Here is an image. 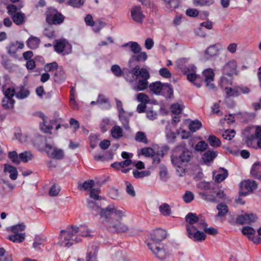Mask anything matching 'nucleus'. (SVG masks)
Listing matches in <instances>:
<instances>
[{"label": "nucleus", "mask_w": 261, "mask_h": 261, "mask_svg": "<svg viewBox=\"0 0 261 261\" xmlns=\"http://www.w3.org/2000/svg\"><path fill=\"white\" fill-rule=\"evenodd\" d=\"M194 158L193 153L189 149L185 142L176 145L171 150V162L173 167L186 170V168L191 164Z\"/></svg>", "instance_id": "f257e3e1"}, {"label": "nucleus", "mask_w": 261, "mask_h": 261, "mask_svg": "<svg viewBox=\"0 0 261 261\" xmlns=\"http://www.w3.org/2000/svg\"><path fill=\"white\" fill-rule=\"evenodd\" d=\"M88 207L100 214L101 218L105 219L106 222L112 223L120 221L125 216V210L123 208H119L112 205L108 206L106 208H101L95 202L88 201Z\"/></svg>", "instance_id": "f03ea898"}, {"label": "nucleus", "mask_w": 261, "mask_h": 261, "mask_svg": "<svg viewBox=\"0 0 261 261\" xmlns=\"http://www.w3.org/2000/svg\"><path fill=\"white\" fill-rule=\"evenodd\" d=\"M90 232L84 227H79L71 226L67 228V230L61 231L59 238L61 241V244L66 247H69L74 243L81 241V239L77 237V234L82 237H88Z\"/></svg>", "instance_id": "7ed1b4c3"}, {"label": "nucleus", "mask_w": 261, "mask_h": 261, "mask_svg": "<svg viewBox=\"0 0 261 261\" xmlns=\"http://www.w3.org/2000/svg\"><path fill=\"white\" fill-rule=\"evenodd\" d=\"M65 20V16L53 7L48 8L45 12V20L48 25H60Z\"/></svg>", "instance_id": "20e7f679"}, {"label": "nucleus", "mask_w": 261, "mask_h": 261, "mask_svg": "<svg viewBox=\"0 0 261 261\" xmlns=\"http://www.w3.org/2000/svg\"><path fill=\"white\" fill-rule=\"evenodd\" d=\"M165 230L158 228L154 230L151 234L150 239L147 240V245L149 249L152 250L154 245H161V242L167 237Z\"/></svg>", "instance_id": "39448f33"}, {"label": "nucleus", "mask_w": 261, "mask_h": 261, "mask_svg": "<svg viewBox=\"0 0 261 261\" xmlns=\"http://www.w3.org/2000/svg\"><path fill=\"white\" fill-rule=\"evenodd\" d=\"M16 93L14 88L6 89L4 92V97L2 101V105L4 109L12 110L13 109L15 101L13 97L15 95H16Z\"/></svg>", "instance_id": "423d86ee"}, {"label": "nucleus", "mask_w": 261, "mask_h": 261, "mask_svg": "<svg viewBox=\"0 0 261 261\" xmlns=\"http://www.w3.org/2000/svg\"><path fill=\"white\" fill-rule=\"evenodd\" d=\"M55 41L54 48L57 53H62L63 56H65L72 52V45L66 39H60Z\"/></svg>", "instance_id": "0eeeda50"}, {"label": "nucleus", "mask_w": 261, "mask_h": 261, "mask_svg": "<svg viewBox=\"0 0 261 261\" xmlns=\"http://www.w3.org/2000/svg\"><path fill=\"white\" fill-rule=\"evenodd\" d=\"M256 182L250 179L246 180L241 182L240 185L239 195L241 196H246L250 192L257 188Z\"/></svg>", "instance_id": "6e6552de"}, {"label": "nucleus", "mask_w": 261, "mask_h": 261, "mask_svg": "<svg viewBox=\"0 0 261 261\" xmlns=\"http://www.w3.org/2000/svg\"><path fill=\"white\" fill-rule=\"evenodd\" d=\"M34 115L41 118L43 120L42 122L40 123V127L42 131L47 134H51V130L53 129V124L56 121L54 120H50L48 123L46 120V117L44 113L41 112H37L34 114Z\"/></svg>", "instance_id": "1a4fd4ad"}, {"label": "nucleus", "mask_w": 261, "mask_h": 261, "mask_svg": "<svg viewBox=\"0 0 261 261\" xmlns=\"http://www.w3.org/2000/svg\"><path fill=\"white\" fill-rule=\"evenodd\" d=\"M186 230L188 237L195 241L201 242L206 239V236L204 232L198 229L191 230L190 226H187Z\"/></svg>", "instance_id": "9d476101"}, {"label": "nucleus", "mask_w": 261, "mask_h": 261, "mask_svg": "<svg viewBox=\"0 0 261 261\" xmlns=\"http://www.w3.org/2000/svg\"><path fill=\"white\" fill-rule=\"evenodd\" d=\"M122 218H123V217ZM121 220H122L120 221L115 220V221L112 223L107 222L109 224V226L110 230L113 232L116 233H122L126 232L128 229V227L126 225L120 223V222Z\"/></svg>", "instance_id": "9b49d317"}, {"label": "nucleus", "mask_w": 261, "mask_h": 261, "mask_svg": "<svg viewBox=\"0 0 261 261\" xmlns=\"http://www.w3.org/2000/svg\"><path fill=\"white\" fill-rule=\"evenodd\" d=\"M130 14L133 20L138 23H142L145 17L140 6L133 7L130 10Z\"/></svg>", "instance_id": "f8f14e48"}, {"label": "nucleus", "mask_w": 261, "mask_h": 261, "mask_svg": "<svg viewBox=\"0 0 261 261\" xmlns=\"http://www.w3.org/2000/svg\"><path fill=\"white\" fill-rule=\"evenodd\" d=\"M203 75L205 77V82L206 83V86L209 89H214L215 88V86L213 83L214 80L215 73L213 70L212 68H208L204 70L203 71Z\"/></svg>", "instance_id": "ddd939ff"}, {"label": "nucleus", "mask_w": 261, "mask_h": 261, "mask_svg": "<svg viewBox=\"0 0 261 261\" xmlns=\"http://www.w3.org/2000/svg\"><path fill=\"white\" fill-rule=\"evenodd\" d=\"M237 63L234 60L229 61L223 67V73L229 76L237 74Z\"/></svg>", "instance_id": "4468645a"}, {"label": "nucleus", "mask_w": 261, "mask_h": 261, "mask_svg": "<svg viewBox=\"0 0 261 261\" xmlns=\"http://www.w3.org/2000/svg\"><path fill=\"white\" fill-rule=\"evenodd\" d=\"M261 138V126H257L256 127L255 134H252L246 136L245 138V142L249 147L254 148L253 145V141L255 139Z\"/></svg>", "instance_id": "2eb2a0df"}, {"label": "nucleus", "mask_w": 261, "mask_h": 261, "mask_svg": "<svg viewBox=\"0 0 261 261\" xmlns=\"http://www.w3.org/2000/svg\"><path fill=\"white\" fill-rule=\"evenodd\" d=\"M185 59H182L178 61L177 67L180 69L183 74L187 75L189 73H191L192 71L196 72V67L193 65H190L187 66L184 64Z\"/></svg>", "instance_id": "dca6fc26"}, {"label": "nucleus", "mask_w": 261, "mask_h": 261, "mask_svg": "<svg viewBox=\"0 0 261 261\" xmlns=\"http://www.w3.org/2000/svg\"><path fill=\"white\" fill-rule=\"evenodd\" d=\"M186 221L187 224L186 225V227L187 226H190L191 230H197V228L196 225H194L198 220V217L195 213H189L185 217Z\"/></svg>", "instance_id": "f3484780"}, {"label": "nucleus", "mask_w": 261, "mask_h": 261, "mask_svg": "<svg viewBox=\"0 0 261 261\" xmlns=\"http://www.w3.org/2000/svg\"><path fill=\"white\" fill-rule=\"evenodd\" d=\"M147 59V55L144 51H141L138 54H135L131 56L128 61V64H133L139 62H144Z\"/></svg>", "instance_id": "a211bd4d"}, {"label": "nucleus", "mask_w": 261, "mask_h": 261, "mask_svg": "<svg viewBox=\"0 0 261 261\" xmlns=\"http://www.w3.org/2000/svg\"><path fill=\"white\" fill-rule=\"evenodd\" d=\"M127 47H129V51L133 53L134 55L138 54V53H139L142 49L140 44L138 42L134 41H129L121 45V47L123 48Z\"/></svg>", "instance_id": "6ab92c4d"}, {"label": "nucleus", "mask_w": 261, "mask_h": 261, "mask_svg": "<svg viewBox=\"0 0 261 261\" xmlns=\"http://www.w3.org/2000/svg\"><path fill=\"white\" fill-rule=\"evenodd\" d=\"M97 104L99 105L102 109L109 110L111 106L108 98L106 97L103 94H99L97 99Z\"/></svg>", "instance_id": "aec40b11"}, {"label": "nucleus", "mask_w": 261, "mask_h": 261, "mask_svg": "<svg viewBox=\"0 0 261 261\" xmlns=\"http://www.w3.org/2000/svg\"><path fill=\"white\" fill-rule=\"evenodd\" d=\"M66 79V75L62 66H60L54 75V81L57 83H62Z\"/></svg>", "instance_id": "412c9836"}, {"label": "nucleus", "mask_w": 261, "mask_h": 261, "mask_svg": "<svg viewBox=\"0 0 261 261\" xmlns=\"http://www.w3.org/2000/svg\"><path fill=\"white\" fill-rule=\"evenodd\" d=\"M218 152L217 151L208 150L204 153L202 156L203 162L205 164L213 162L217 157Z\"/></svg>", "instance_id": "4be33fe9"}, {"label": "nucleus", "mask_w": 261, "mask_h": 261, "mask_svg": "<svg viewBox=\"0 0 261 261\" xmlns=\"http://www.w3.org/2000/svg\"><path fill=\"white\" fill-rule=\"evenodd\" d=\"M160 95L166 98H171L173 96V89L172 85L168 83H164Z\"/></svg>", "instance_id": "5701e85b"}, {"label": "nucleus", "mask_w": 261, "mask_h": 261, "mask_svg": "<svg viewBox=\"0 0 261 261\" xmlns=\"http://www.w3.org/2000/svg\"><path fill=\"white\" fill-rule=\"evenodd\" d=\"M251 175L256 179L261 178V163L256 162L252 165L250 170Z\"/></svg>", "instance_id": "b1692460"}, {"label": "nucleus", "mask_w": 261, "mask_h": 261, "mask_svg": "<svg viewBox=\"0 0 261 261\" xmlns=\"http://www.w3.org/2000/svg\"><path fill=\"white\" fill-rule=\"evenodd\" d=\"M130 116H131V114H130L128 116L125 111L118 114L119 119L126 130H128L130 128L129 125Z\"/></svg>", "instance_id": "393cba45"}, {"label": "nucleus", "mask_w": 261, "mask_h": 261, "mask_svg": "<svg viewBox=\"0 0 261 261\" xmlns=\"http://www.w3.org/2000/svg\"><path fill=\"white\" fill-rule=\"evenodd\" d=\"M151 250L159 259H164L166 258L167 252L163 247H160V245H154Z\"/></svg>", "instance_id": "a878e982"}, {"label": "nucleus", "mask_w": 261, "mask_h": 261, "mask_svg": "<svg viewBox=\"0 0 261 261\" xmlns=\"http://www.w3.org/2000/svg\"><path fill=\"white\" fill-rule=\"evenodd\" d=\"M40 42L39 38L31 36L27 41V45L29 48L34 49L39 46Z\"/></svg>", "instance_id": "bb28decb"}, {"label": "nucleus", "mask_w": 261, "mask_h": 261, "mask_svg": "<svg viewBox=\"0 0 261 261\" xmlns=\"http://www.w3.org/2000/svg\"><path fill=\"white\" fill-rule=\"evenodd\" d=\"M163 84L164 83H161L160 81H156L150 84L149 88L153 93L156 95H160Z\"/></svg>", "instance_id": "cd10ccee"}, {"label": "nucleus", "mask_w": 261, "mask_h": 261, "mask_svg": "<svg viewBox=\"0 0 261 261\" xmlns=\"http://www.w3.org/2000/svg\"><path fill=\"white\" fill-rule=\"evenodd\" d=\"M111 135L113 138L118 140L123 136V130L120 126L115 125L111 129Z\"/></svg>", "instance_id": "c85d7f7f"}, {"label": "nucleus", "mask_w": 261, "mask_h": 261, "mask_svg": "<svg viewBox=\"0 0 261 261\" xmlns=\"http://www.w3.org/2000/svg\"><path fill=\"white\" fill-rule=\"evenodd\" d=\"M25 14L22 12H17L12 16V19L16 25H19L24 22Z\"/></svg>", "instance_id": "c756f323"}, {"label": "nucleus", "mask_w": 261, "mask_h": 261, "mask_svg": "<svg viewBox=\"0 0 261 261\" xmlns=\"http://www.w3.org/2000/svg\"><path fill=\"white\" fill-rule=\"evenodd\" d=\"M5 171L10 173L9 177L12 180H15L17 178L18 172L15 167L6 164L5 165Z\"/></svg>", "instance_id": "7c9ffc66"}, {"label": "nucleus", "mask_w": 261, "mask_h": 261, "mask_svg": "<svg viewBox=\"0 0 261 261\" xmlns=\"http://www.w3.org/2000/svg\"><path fill=\"white\" fill-rule=\"evenodd\" d=\"M10 241L14 243H21L25 239V233H16L10 235L8 237Z\"/></svg>", "instance_id": "2f4dec72"}, {"label": "nucleus", "mask_w": 261, "mask_h": 261, "mask_svg": "<svg viewBox=\"0 0 261 261\" xmlns=\"http://www.w3.org/2000/svg\"><path fill=\"white\" fill-rule=\"evenodd\" d=\"M219 170L222 172H220L215 177V181L217 183H220L224 180L228 175L227 170L224 168H220Z\"/></svg>", "instance_id": "473e14b6"}, {"label": "nucleus", "mask_w": 261, "mask_h": 261, "mask_svg": "<svg viewBox=\"0 0 261 261\" xmlns=\"http://www.w3.org/2000/svg\"><path fill=\"white\" fill-rule=\"evenodd\" d=\"M111 71L117 77L124 76L126 71H128L126 68H123V70L118 65H113L111 67Z\"/></svg>", "instance_id": "72a5a7b5"}, {"label": "nucleus", "mask_w": 261, "mask_h": 261, "mask_svg": "<svg viewBox=\"0 0 261 261\" xmlns=\"http://www.w3.org/2000/svg\"><path fill=\"white\" fill-rule=\"evenodd\" d=\"M30 93V91L21 85L19 87V90L16 93V97L18 99H24L29 96Z\"/></svg>", "instance_id": "f704fd0d"}, {"label": "nucleus", "mask_w": 261, "mask_h": 261, "mask_svg": "<svg viewBox=\"0 0 261 261\" xmlns=\"http://www.w3.org/2000/svg\"><path fill=\"white\" fill-rule=\"evenodd\" d=\"M64 153L62 149L54 148L53 151L49 155V157L56 160H62L64 158Z\"/></svg>", "instance_id": "c9c22d12"}, {"label": "nucleus", "mask_w": 261, "mask_h": 261, "mask_svg": "<svg viewBox=\"0 0 261 261\" xmlns=\"http://www.w3.org/2000/svg\"><path fill=\"white\" fill-rule=\"evenodd\" d=\"M19 43V41H17L16 42H11L9 44V45L7 46V49L8 51V54L10 55L15 57L16 55V53L18 50L17 48V44Z\"/></svg>", "instance_id": "e433bc0d"}, {"label": "nucleus", "mask_w": 261, "mask_h": 261, "mask_svg": "<svg viewBox=\"0 0 261 261\" xmlns=\"http://www.w3.org/2000/svg\"><path fill=\"white\" fill-rule=\"evenodd\" d=\"M94 185V181L93 180H88L84 182L83 184L79 183L78 189L80 191L88 190L90 189L91 190Z\"/></svg>", "instance_id": "4c0bfd02"}, {"label": "nucleus", "mask_w": 261, "mask_h": 261, "mask_svg": "<svg viewBox=\"0 0 261 261\" xmlns=\"http://www.w3.org/2000/svg\"><path fill=\"white\" fill-rule=\"evenodd\" d=\"M219 49L217 47L216 44H213L210 46L205 51V54L208 55L209 57L207 59L214 57L218 54Z\"/></svg>", "instance_id": "58836bf2"}, {"label": "nucleus", "mask_w": 261, "mask_h": 261, "mask_svg": "<svg viewBox=\"0 0 261 261\" xmlns=\"http://www.w3.org/2000/svg\"><path fill=\"white\" fill-rule=\"evenodd\" d=\"M226 96L229 97H237L240 95V92L239 90V87L237 88H232L231 87H225V88Z\"/></svg>", "instance_id": "ea45409f"}, {"label": "nucleus", "mask_w": 261, "mask_h": 261, "mask_svg": "<svg viewBox=\"0 0 261 261\" xmlns=\"http://www.w3.org/2000/svg\"><path fill=\"white\" fill-rule=\"evenodd\" d=\"M207 141L210 145L213 147H218L221 146L220 140L214 135H210L208 137Z\"/></svg>", "instance_id": "a19ab883"}, {"label": "nucleus", "mask_w": 261, "mask_h": 261, "mask_svg": "<svg viewBox=\"0 0 261 261\" xmlns=\"http://www.w3.org/2000/svg\"><path fill=\"white\" fill-rule=\"evenodd\" d=\"M217 209L218 211V217H224L228 212V207L224 204H218L217 206Z\"/></svg>", "instance_id": "79ce46f5"}, {"label": "nucleus", "mask_w": 261, "mask_h": 261, "mask_svg": "<svg viewBox=\"0 0 261 261\" xmlns=\"http://www.w3.org/2000/svg\"><path fill=\"white\" fill-rule=\"evenodd\" d=\"M33 156V155L32 153L28 151H25L19 154L20 162L22 161L24 163H27L29 161L32 160Z\"/></svg>", "instance_id": "37998d69"}, {"label": "nucleus", "mask_w": 261, "mask_h": 261, "mask_svg": "<svg viewBox=\"0 0 261 261\" xmlns=\"http://www.w3.org/2000/svg\"><path fill=\"white\" fill-rule=\"evenodd\" d=\"M159 211L165 216H169L171 213L170 206L166 203H164L159 206Z\"/></svg>", "instance_id": "c03bdc74"}, {"label": "nucleus", "mask_w": 261, "mask_h": 261, "mask_svg": "<svg viewBox=\"0 0 261 261\" xmlns=\"http://www.w3.org/2000/svg\"><path fill=\"white\" fill-rule=\"evenodd\" d=\"M198 75L196 74V72L192 71L191 73H189L187 75V80L192 82L194 85L196 86V87L199 88L201 86V84L200 83H197L196 81L198 77Z\"/></svg>", "instance_id": "a18cd8bd"}, {"label": "nucleus", "mask_w": 261, "mask_h": 261, "mask_svg": "<svg viewBox=\"0 0 261 261\" xmlns=\"http://www.w3.org/2000/svg\"><path fill=\"white\" fill-rule=\"evenodd\" d=\"M128 66L130 70L128 71L129 73H131L136 77L139 76V73L140 70V66L137 63H133V64H128Z\"/></svg>", "instance_id": "49530a36"}, {"label": "nucleus", "mask_w": 261, "mask_h": 261, "mask_svg": "<svg viewBox=\"0 0 261 261\" xmlns=\"http://www.w3.org/2000/svg\"><path fill=\"white\" fill-rule=\"evenodd\" d=\"M150 171L149 170L139 171L137 169H134L133 171V175L136 179L148 176L150 175Z\"/></svg>", "instance_id": "de8ad7c7"}, {"label": "nucleus", "mask_w": 261, "mask_h": 261, "mask_svg": "<svg viewBox=\"0 0 261 261\" xmlns=\"http://www.w3.org/2000/svg\"><path fill=\"white\" fill-rule=\"evenodd\" d=\"M85 2V0H68L66 5L74 8H80L84 5Z\"/></svg>", "instance_id": "09e8293b"}, {"label": "nucleus", "mask_w": 261, "mask_h": 261, "mask_svg": "<svg viewBox=\"0 0 261 261\" xmlns=\"http://www.w3.org/2000/svg\"><path fill=\"white\" fill-rule=\"evenodd\" d=\"M43 35L49 39H53L56 37L55 31L53 27L50 25L44 29Z\"/></svg>", "instance_id": "8fccbe9b"}, {"label": "nucleus", "mask_w": 261, "mask_h": 261, "mask_svg": "<svg viewBox=\"0 0 261 261\" xmlns=\"http://www.w3.org/2000/svg\"><path fill=\"white\" fill-rule=\"evenodd\" d=\"M199 194L202 199H203L206 201L215 202V203L218 202V201L217 199V198L214 194H211L207 192H206V193L201 192L199 193Z\"/></svg>", "instance_id": "3c124183"}, {"label": "nucleus", "mask_w": 261, "mask_h": 261, "mask_svg": "<svg viewBox=\"0 0 261 261\" xmlns=\"http://www.w3.org/2000/svg\"><path fill=\"white\" fill-rule=\"evenodd\" d=\"M201 126V122L198 120H195L191 121L189 125V128L191 132H195L197 130L199 129Z\"/></svg>", "instance_id": "603ef678"}, {"label": "nucleus", "mask_w": 261, "mask_h": 261, "mask_svg": "<svg viewBox=\"0 0 261 261\" xmlns=\"http://www.w3.org/2000/svg\"><path fill=\"white\" fill-rule=\"evenodd\" d=\"M59 68L58 63L56 62H53L45 64L44 66V70L46 72H50L56 71Z\"/></svg>", "instance_id": "864d4df0"}, {"label": "nucleus", "mask_w": 261, "mask_h": 261, "mask_svg": "<svg viewBox=\"0 0 261 261\" xmlns=\"http://www.w3.org/2000/svg\"><path fill=\"white\" fill-rule=\"evenodd\" d=\"M135 140L138 142L144 143L145 144H147L148 143V140L145 134L141 131L138 132L136 133Z\"/></svg>", "instance_id": "5fc2aeb1"}, {"label": "nucleus", "mask_w": 261, "mask_h": 261, "mask_svg": "<svg viewBox=\"0 0 261 261\" xmlns=\"http://www.w3.org/2000/svg\"><path fill=\"white\" fill-rule=\"evenodd\" d=\"M141 154L145 157H151L155 154V152L152 148L147 147L141 149Z\"/></svg>", "instance_id": "6e6d98bb"}, {"label": "nucleus", "mask_w": 261, "mask_h": 261, "mask_svg": "<svg viewBox=\"0 0 261 261\" xmlns=\"http://www.w3.org/2000/svg\"><path fill=\"white\" fill-rule=\"evenodd\" d=\"M242 232L243 234L248 237L252 236L255 234V230L250 226H245L242 228Z\"/></svg>", "instance_id": "4d7b16f0"}, {"label": "nucleus", "mask_w": 261, "mask_h": 261, "mask_svg": "<svg viewBox=\"0 0 261 261\" xmlns=\"http://www.w3.org/2000/svg\"><path fill=\"white\" fill-rule=\"evenodd\" d=\"M148 84L147 80L143 79L140 80L138 82L136 90L137 91H143L148 87Z\"/></svg>", "instance_id": "13d9d810"}, {"label": "nucleus", "mask_w": 261, "mask_h": 261, "mask_svg": "<svg viewBox=\"0 0 261 261\" xmlns=\"http://www.w3.org/2000/svg\"><path fill=\"white\" fill-rule=\"evenodd\" d=\"M194 195L193 193L190 191H186L182 196V199L186 203H189L193 200Z\"/></svg>", "instance_id": "bf43d9fd"}, {"label": "nucleus", "mask_w": 261, "mask_h": 261, "mask_svg": "<svg viewBox=\"0 0 261 261\" xmlns=\"http://www.w3.org/2000/svg\"><path fill=\"white\" fill-rule=\"evenodd\" d=\"M44 242V239L41 236H36L34 239L33 246L36 249H40V246L42 245Z\"/></svg>", "instance_id": "052dcab7"}, {"label": "nucleus", "mask_w": 261, "mask_h": 261, "mask_svg": "<svg viewBox=\"0 0 261 261\" xmlns=\"http://www.w3.org/2000/svg\"><path fill=\"white\" fill-rule=\"evenodd\" d=\"M8 157L11 160L13 163L17 165L20 163L19 155H18L16 151H10L8 153Z\"/></svg>", "instance_id": "680f3d73"}, {"label": "nucleus", "mask_w": 261, "mask_h": 261, "mask_svg": "<svg viewBox=\"0 0 261 261\" xmlns=\"http://www.w3.org/2000/svg\"><path fill=\"white\" fill-rule=\"evenodd\" d=\"M235 134L236 132L234 129H231L230 130L227 129L223 133L222 136L224 139L230 140L234 137Z\"/></svg>", "instance_id": "e2e57ef3"}, {"label": "nucleus", "mask_w": 261, "mask_h": 261, "mask_svg": "<svg viewBox=\"0 0 261 261\" xmlns=\"http://www.w3.org/2000/svg\"><path fill=\"white\" fill-rule=\"evenodd\" d=\"M125 184L126 187V191L127 193L132 197H135L136 196V193L132 185L128 181H125Z\"/></svg>", "instance_id": "0e129e2a"}, {"label": "nucleus", "mask_w": 261, "mask_h": 261, "mask_svg": "<svg viewBox=\"0 0 261 261\" xmlns=\"http://www.w3.org/2000/svg\"><path fill=\"white\" fill-rule=\"evenodd\" d=\"M196 224V227L197 229H204L205 227L207 226V224L205 221V219L203 217H198V220L197 221Z\"/></svg>", "instance_id": "69168bd1"}, {"label": "nucleus", "mask_w": 261, "mask_h": 261, "mask_svg": "<svg viewBox=\"0 0 261 261\" xmlns=\"http://www.w3.org/2000/svg\"><path fill=\"white\" fill-rule=\"evenodd\" d=\"M25 225L24 223L18 224L11 227V231L14 233H19V231H22L24 230Z\"/></svg>", "instance_id": "338daca9"}, {"label": "nucleus", "mask_w": 261, "mask_h": 261, "mask_svg": "<svg viewBox=\"0 0 261 261\" xmlns=\"http://www.w3.org/2000/svg\"><path fill=\"white\" fill-rule=\"evenodd\" d=\"M100 192V190L98 188L92 189L90 192V197L94 200H99L100 198L99 195Z\"/></svg>", "instance_id": "774afa93"}]
</instances>
